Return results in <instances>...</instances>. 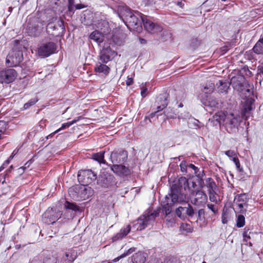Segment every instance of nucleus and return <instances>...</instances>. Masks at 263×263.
I'll list each match as a JSON object with an SVG mask.
<instances>
[{
	"label": "nucleus",
	"instance_id": "nucleus-1",
	"mask_svg": "<svg viewBox=\"0 0 263 263\" xmlns=\"http://www.w3.org/2000/svg\"><path fill=\"white\" fill-rule=\"evenodd\" d=\"M188 187V179L185 177H180L177 183L172 185L170 193L165 196L162 203L163 212L166 215L171 213L173 206L187 201Z\"/></svg>",
	"mask_w": 263,
	"mask_h": 263
},
{
	"label": "nucleus",
	"instance_id": "nucleus-2",
	"mask_svg": "<svg viewBox=\"0 0 263 263\" xmlns=\"http://www.w3.org/2000/svg\"><path fill=\"white\" fill-rule=\"evenodd\" d=\"M117 14L130 30L140 32L142 30V23L145 16L137 11H132L127 6H119Z\"/></svg>",
	"mask_w": 263,
	"mask_h": 263
},
{
	"label": "nucleus",
	"instance_id": "nucleus-3",
	"mask_svg": "<svg viewBox=\"0 0 263 263\" xmlns=\"http://www.w3.org/2000/svg\"><path fill=\"white\" fill-rule=\"evenodd\" d=\"M213 119L219 124L223 123L229 133L235 130L239 125V117L233 113L226 114L223 111H218L213 116Z\"/></svg>",
	"mask_w": 263,
	"mask_h": 263
},
{
	"label": "nucleus",
	"instance_id": "nucleus-4",
	"mask_svg": "<svg viewBox=\"0 0 263 263\" xmlns=\"http://www.w3.org/2000/svg\"><path fill=\"white\" fill-rule=\"evenodd\" d=\"M189 187L187 188L189 197L193 204L197 205L205 202L207 200L206 194L199 189L194 179H188Z\"/></svg>",
	"mask_w": 263,
	"mask_h": 263
},
{
	"label": "nucleus",
	"instance_id": "nucleus-5",
	"mask_svg": "<svg viewBox=\"0 0 263 263\" xmlns=\"http://www.w3.org/2000/svg\"><path fill=\"white\" fill-rule=\"evenodd\" d=\"M158 215V212L156 211H152L149 209L148 210L138 219L137 223L134 226V228L138 231L144 230L154 222L156 217Z\"/></svg>",
	"mask_w": 263,
	"mask_h": 263
},
{
	"label": "nucleus",
	"instance_id": "nucleus-6",
	"mask_svg": "<svg viewBox=\"0 0 263 263\" xmlns=\"http://www.w3.org/2000/svg\"><path fill=\"white\" fill-rule=\"evenodd\" d=\"M23 47H15L9 53L6 58V63L9 66H16L23 60Z\"/></svg>",
	"mask_w": 263,
	"mask_h": 263
},
{
	"label": "nucleus",
	"instance_id": "nucleus-7",
	"mask_svg": "<svg viewBox=\"0 0 263 263\" xmlns=\"http://www.w3.org/2000/svg\"><path fill=\"white\" fill-rule=\"evenodd\" d=\"M83 16L84 20V23L86 25H93L98 29L103 30V32H105V29L103 27L108 28V23L104 20H101L100 22L96 23L93 20L94 14L90 10H86L83 12Z\"/></svg>",
	"mask_w": 263,
	"mask_h": 263
},
{
	"label": "nucleus",
	"instance_id": "nucleus-8",
	"mask_svg": "<svg viewBox=\"0 0 263 263\" xmlns=\"http://www.w3.org/2000/svg\"><path fill=\"white\" fill-rule=\"evenodd\" d=\"M61 211L56 208H49L42 215L43 222L47 224H53L61 216Z\"/></svg>",
	"mask_w": 263,
	"mask_h": 263
},
{
	"label": "nucleus",
	"instance_id": "nucleus-9",
	"mask_svg": "<svg viewBox=\"0 0 263 263\" xmlns=\"http://www.w3.org/2000/svg\"><path fill=\"white\" fill-rule=\"evenodd\" d=\"M97 174L90 170H81L78 172V180L83 185H87L95 181Z\"/></svg>",
	"mask_w": 263,
	"mask_h": 263
},
{
	"label": "nucleus",
	"instance_id": "nucleus-10",
	"mask_svg": "<svg viewBox=\"0 0 263 263\" xmlns=\"http://www.w3.org/2000/svg\"><path fill=\"white\" fill-rule=\"evenodd\" d=\"M56 50V44L52 42H49L41 44L38 48L37 53L39 57L44 58L54 53Z\"/></svg>",
	"mask_w": 263,
	"mask_h": 263
},
{
	"label": "nucleus",
	"instance_id": "nucleus-11",
	"mask_svg": "<svg viewBox=\"0 0 263 263\" xmlns=\"http://www.w3.org/2000/svg\"><path fill=\"white\" fill-rule=\"evenodd\" d=\"M17 72L14 69L8 68L0 71V83L9 84L14 81Z\"/></svg>",
	"mask_w": 263,
	"mask_h": 263
},
{
	"label": "nucleus",
	"instance_id": "nucleus-12",
	"mask_svg": "<svg viewBox=\"0 0 263 263\" xmlns=\"http://www.w3.org/2000/svg\"><path fill=\"white\" fill-rule=\"evenodd\" d=\"M127 151L120 149L111 152L110 159L112 163H123L127 160Z\"/></svg>",
	"mask_w": 263,
	"mask_h": 263
},
{
	"label": "nucleus",
	"instance_id": "nucleus-13",
	"mask_svg": "<svg viewBox=\"0 0 263 263\" xmlns=\"http://www.w3.org/2000/svg\"><path fill=\"white\" fill-rule=\"evenodd\" d=\"M231 83L234 89L239 93H242L246 87H250L243 77H233L231 80Z\"/></svg>",
	"mask_w": 263,
	"mask_h": 263
},
{
	"label": "nucleus",
	"instance_id": "nucleus-14",
	"mask_svg": "<svg viewBox=\"0 0 263 263\" xmlns=\"http://www.w3.org/2000/svg\"><path fill=\"white\" fill-rule=\"evenodd\" d=\"M117 53L112 50L110 47H104L100 53V60L104 63H107L115 57Z\"/></svg>",
	"mask_w": 263,
	"mask_h": 263
},
{
	"label": "nucleus",
	"instance_id": "nucleus-15",
	"mask_svg": "<svg viewBox=\"0 0 263 263\" xmlns=\"http://www.w3.org/2000/svg\"><path fill=\"white\" fill-rule=\"evenodd\" d=\"M142 24H143L144 28L151 33H157L162 31V27L148 20L146 16L143 20Z\"/></svg>",
	"mask_w": 263,
	"mask_h": 263
},
{
	"label": "nucleus",
	"instance_id": "nucleus-16",
	"mask_svg": "<svg viewBox=\"0 0 263 263\" xmlns=\"http://www.w3.org/2000/svg\"><path fill=\"white\" fill-rule=\"evenodd\" d=\"M47 29L48 30V31H50L49 30L52 31L60 30L64 31L65 30L64 22L57 17H52L47 25Z\"/></svg>",
	"mask_w": 263,
	"mask_h": 263
},
{
	"label": "nucleus",
	"instance_id": "nucleus-17",
	"mask_svg": "<svg viewBox=\"0 0 263 263\" xmlns=\"http://www.w3.org/2000/svg\"><path fill=\"white\" fill-rule=\"evenodd\" d=\"M255 100L252 98H248L246 99L241 110V115L242 118L247 119L249 117L251 111L253 109L252 106Z\"/></svg>",
	"mask_w": 263,
	"mask_h": 263
},
{
	"label": "nucleus",
	"instance_id": "nucleus-18",
	"mask_svg": "<svg viewBox=\"0 0 263 263\" xmlns=\"http://www.w3.org/2000/svg\"><path fill=\"white\" fill-rule=\"evenodd\" d=\"M111 170L114 173L120 176H126L130 173L129 168L121 164L113 163L111 166Z\"/></svg>",
	"mask_w": 263,
	"mask_h": 263
},
{
	"label": "nucleus",
	"instance_id": "nucleus-19",
	"mask_svg": "<svg viewBox=\"0 0 263 263\" xmlns=\"http://www.w3.org/2000/svg\"><path fill=\"white\" fill-rule=\"evenodd\" d=\"M77 257V253L74 250H68L65 252L61 260V263H72Z\"/></svg>",
	"mask_w": 263,
	"mask_h": 263
},
{
	"label": "nucleus",
	"instance_id": "nucleus-20",
	"mask_svg": "<svg viewBox=\"0 0 263 263\" xmlns=\"http://www.w3.org/2000/svg\"><path fill=\"white\" fill-rule=\"evenodd\" d=\"M131 227L130 225H127L121 229L120 231L115 234L112 237L113 241H116L121 240L124 238L130 232Z\"/></svg>",
	"mask_w": 263,
	"mask_h": 263
},
{
	"label": "nucleus",
	"instance_id": "nucleus-21",
	"mask_svg": "<svg viewBox=\"0 0 263 263\" xmlns=\"http://www.w3.org/2000/svg\"><path fill=\"white\" fill-rule=\"evenodd\" d=\"M85 185H80L79 201L84 200L89 198L92 194L90 187H87Z\"/></svg>",
	"mask_w": 263,
	"mask_h": 263
},
{
	"label": "nucleus",
	"instance_id": "nucleus-22",
	"mask_svg": "<svg viewBox=\"0 0 263 263\" xmlns=\"http://www.w3.org/2000/svg\"><path fill=\"white\" fill-rule=\"evenodd\" d=\"M102 62H98L96 63L95 71L98 73H102L104 75H107L110 71V68Z\"/></svg>",
	"mask_w": 263,
	"mask_h": 263
},
{
	"label": "nucleus",
	"instance_id": "nucleus-23",
	"mask_svg": "<svg viewBox=\"0 0 263 263\" xmlns=\"http://www.w3.org/2000/svg\"><path fill=\"white\" fill-rule=\"evenodd\" d=\"M146 260V254L143 252L139 251L134 254L132 257L133 263H144Z\"/></svg>",
	"mask_w": 263,
	"mask_h": 263
},
{
	"label": "nucleus",
	"instance_id": "nucleus-24",
	"mask_svg": "<svg viewBox=\"0 0 263 263\" xmlns=\"http://www.w3.org/2000/svg\"><path fill=\"white\" fill-rule=\"evenodd\" d=\"M230 84L226 80H219L218 83L216 84V85H217L218 92L220 93H227L230 87Z\"/></svg>",
	"mask_w": 263,
	"mask_h": 263
},
{
	"label": "nucleus",
	"instance_id": "nucleus-25",
	"mask_svg": "<svg viewBox=\"0 0 263 263\" xmlns=\"http://www.w3.org/2000/svg\"><path fill=\"white\" fill-rule=\"evenodd\" d=\"M252 50L256 54H263V35L255 44Z\"/></svg>",
	"mask_w": 263,
	"mask_h": 263
},
{
	"label": "nucleus",
	"instance_id": "nucleus-26",
	"mask_svg": "<svg viewBox=\"0 0 263 263\" xmlns=\"http://www.w3.org/2000/svg\"><path fill=\"white\" fill-rule=\"evenodd\" d=\"M91 40H92L98 43H102L104 41V35L102 32L98 30L93 31L89 36Z\"/></svg>",
	"mask_w": 263,
	"mask_h": 263
},
{
	"label": "nucleus",
	"instance_id": "nucleus-27",
	"mask_svg": "<svg viewBox=\"0 0 263 263\" xmlns=\"http://www.w3.org/2000/svg\"><path fill=\"white\" fill-rule=\"evenodd\" d=\"M80 193V185L73 186L68 190V194L70 197L76 201H79Z\"/></svg>",
	"mask_w": 263,
	"mask_h": 263
},
{
	"label": "nucleus",
	"instance_id": "nucleus-28",
	"mask_svg": "<svg viewBox=\"0 0 263 263\" xmlns=\"http://www.w3.org/2000/svg\"><path fill=\"white\" fill-rule=\"evenodd\" d=\"M44 258L42 260L43 263H56L57 261V256L56 254H53L49 252L44 253Z\"/></svg>",
	"mask_w": 263,
	"mask_h": 263
},
{
	"label": "nucleus",
	"instance_id": "nucleus-29",
	"mask_svg": "<svg viewBox=\"0 0 263 263\" xmlns=\"http://www.w3.org/2000/svg\"><path fill=\"white\" fill-rule=\"evenodd\" d=\"M208 105L213 109H218L222 106V103L215 98H210L208 101Z\"/></svg>",
	"mask_w": 263,
	"mask_h": 263
},
{
	"label": "nucleus",
	"instance_id": "nucleus-30",
	"mask_svg": "<svg viewBox=\"0 0 263 263\" xmlns=\"http://www.w3.org/2000/svg\"><path fill=\"white\" fill-rule=\"evenodd\" d=\"M201 90L205 93H212L215 88L214 83L212 81H208L202 86Z\"/></svg>",
	"mask_w": 263,
	"mask_h": 263
},
{
	"label": "nucleus",
	"instance_id": "nucleus-31",
	"mask_svg": "<svg viewBox=\"0 0 263 263\" xmlns=\"http://www.w3.org/2000/svg\"><path fill=\"white\" fill-rule=\"evenodd\" d=\"M92 159L98 162L100 164L105 163V160H104V152H100L96 154H93L92 156Z\"/></svg>",
	"mask_w": 263,
	"mask_h": 263
},
{
	"label": "nucleus",
	"instance_id": "nucleus-32",
	"mask_svg": "<svg viewBox=\"0 0 263 263\" xmlns=\"http://www.w3.org/2000/svg\"><path fill=\"white\" fill-rule=\"evenodd\" d=\"M77 121H78V120H73L71 122H68L64 123L62 124V126L60 128H59L55 132L51 133L50 135H49V136L51 137V136H53L54 134H55L56 133H58V132H59L60 130L69 127V126H70L71 125H72V124L75 123Z\"/></svg>",
	"mask_w": 263,
	"mask_h": 263
},
{
	"label": "nucleus",
	"instance_id": "nucleus-33",
	"mask_svg": "<svg viewBox=\"0 0 263 263\" xmlns=\"http://www.w3.org/2000/svg\"><path fill=\"white\" fill-rule=\"evenodd\" d=\"M236 226L237 228H240L245 225V217L243 215L240 214L236 216Z\"/></svg>",
	"mask_w": 263,
	"mask_h": 263
},
{
	"label": "nucleus",
	"instance_id": "nucleus-34",
	"mask_svg": "<svg viewBox=\"0 0 263 263\" xmlns=\"http://www.w3.org/2000/svg\"><path fill=\"white\" fill-rule=\"evenodd\" d=\"M206 184H207L206 186L208 189V192H210V191L213 192V191L216 190V189L217 188V186L213 179H212L211 178H208L206 179Z\"/></svg>",
	"mask_w": 263,
	"mask_h": 263
},
{
	"label": "nucleus",
	"instance_id": "nucleus-35",
	"mask_svg": "<svg viewBox=\"0 0 263 263\" xmlns=\"http://www.w3.org/2000/svg\"><path fill=\"white\" fill-rule=\"evenodd\" d=\"M209 195L210 200L212 202H215L216 203H218V201H220V199L219 198L218 195L216 193V190L208 192Z\"/></svg>",
	"mask_w": 263,
	"mask_h": 263
},
{
	"label": "nucleus",
	"instance_id": "nucleus-36",
	"mask_svg": "<svg viewBox=\"0 0 263 263\" xmlns=\"http://www.w3.org/2000/svg\"><path fill=\"white\" fill-rule=\"evenodd\" d=\"M248 200V196L245 194L239 195L235 199V202H241L243 204H247Z\"/></svg>",
	"mask_w": 263,
	"mask_h": 263
},
{
	"label": "nucleus",
	"instance_id": "nucleus-37",
	"mask_svg": "<svg viewBox=\"0 0 263 263\" xmlns=\"http://www.w3.org/2000/svg\"><path fill=\"white\" fill-rule=\"evenodd\" d=\"M167 96L166 94L161 95L160 96V99H163V101L161 105L157 107V111L156 112H159V111L163 110V109L166 107L167 105Z\"/></svg>",
	"mask_w": 263,
	"mask_h": 263
},
{
	"label": "nucleus",
	"instance_id": "nucleus-38",
	"mask_svg": "<svg viewBox=\"0 0 263 263\" xmlns=\"http://www.w3.org/2000/svg\"><path fill=\"white\" fill-rule=\"evenodd\" d=\"M27 33L30 36H35L39 33L38 28L36 27L27 26Z\"/></svg>",
	"mask_w": 263,
	"mask_h": 263
},
{
	"label": "nucleus",
	"instance_id": "nucleus-39",
	"mask_svg": "<svg viewBox=\"0 0 263 263\" xmlns=\"http://www.w3.org/2000/svg\"><path fill=\"white\" fill-rule=\"evenodd\" d=\"M187 206H179L178 207L176 211V213L177 215L180 218H184L185 216V212Z\"/></svg>",
	"mask_w": 263,
	"mask_h": 263
},
{
	"label": "nucleus",
	"instance_id": "nucleus-40",
	"mask_svg": "<svg viewBox=\"0 0 263 263\" xmlns=\"http://www.w3.org/2000/svg\"><path fill=\"white\" fill-rule=\"evenodd\" d=\"M65 207L67 210H71L73 211L76 212L79 211V207L73 203L66 201L65 204Z\"/></svg>",
	"mask_w": 263,
	"mask_h": 263
},
{
	"label": "nucleus",
	"instance_id": "nucleus-41",
	"mask_svg": "<svg viewBox=\"0 0 263 263\" xmlns=\"http://www.w3.org/2000/svg\"><path fill=\"white\" fill-rule=\"evenodd\" d=\"M234 205L238 208L240 212L242 213L246 211L248 206V204H243V203L235 201H234Z\"/></svg>",
	"mask_w": 263,
	"mask_h": 263
},
{
	"label": "nucleus",
	"instance_id": "nucleus-42",
	"mask_svg": "<svg viewBox=\"0 0 263 263\" xmlns=\"http://www.w3.org/2000/svg\"><path fill=\"white\" fill-rule=\"evenodd\" d=\"M190 124H193V127L196 129L200 128L203 125L198 120L195 118L191 119Z\"/></svg>",
	"mask_w": 263,
	"mask_h": 263
},
{
	"label": "nucleus",
	"instance_id": "nucleus-43",
	"mask_svg": "<svg viewBox=\"0 0 263 263\" xmlns=\"http://www.w3.org/2000/svg\"><path fill=\"white\" fill-rule=\"evenodd\" d=\"M184 203L185 205H187L186 209H185V210H186L185 215L192 217L194 214V211L193 207L188 203L187 201H186V202H184Z\"/></svg>",
	"mask_w": 263,
	"mask_h": 263
},
{
	"label": "nucleus",
	"instance_id": "nucleus-44",
	"mask_svg": "<svg viewBox=\"0 0 263 263\" xmlns=\"http://www.w3.org/2000/svg\"><path fill=\"white\" fill-rule=\"evenodd\" d=\"M8 127V122L0 120V139L2 138L1 135L3 134Z\"/></svg>",
	"mask_w": 263,
	"mask_h": 263
},
{
	"label": "nucleus",
	"instance_id": "nucleus-45",
	"mask_svg": "<svg viewBox=\"0 0 263 263\" xmlns=\"http://www.w3.org/2000/svg\"><path fill=\"white\" fill-rule=\"evenodd\" d=\"M251 232L250 231V229L248 227H246L243 229V232L242 233L243 240L247 242L248 240L250 238V234Z\"/></svg>",
	"mask_w": 263,
	"mask_h": 263
},
{
	"label": "nucleus",
	"instance_id": "nucleus-46",
	"mask_svg": "<svg viewBox=\"0 0 263 263\" xmlns=\"http://www.w3.org/2000/svg\"><path fill=\"white\" fill-rule=\"evenodd\" d=\"M38 100L34 98L30 99L28 102L26 103L24 105V108L25 109H28L31 106L34 105L37 102Z\"/></svg>",
	"mask_w": 263,
	"mask_h": 263
},
{
	"label": "nucleus",
	"instance_id": "nucleus-47",
	"mask_svg": "<svg viewBox=\"0 0 263 263\" xmlns=\"http://www.w3.org/2000/svg\"><path fill=\"white\" fill-rule=\"evenodd\" d=\"M224 154L231 160H233V159H234V158H235L237 157V154L233 150H228V151H227L224 152Z\"/></svg>",
	"mask_w": 263,
	"mask_h": 263
},
{
	"label": "nucleus",
	"instance_id": "nucleus-48",
	"mask_svg": "<svg viewBox=\"0 0 263 263\" xmlns=\"http://www.w3.org/2000/svg\"><path fill=\"white\" fill-rule=\"evenodd\" d=\"M229 218V214L227 211L222 212L221 215V222L223 224H227L228 222V219Z\"/></svg>",
	"mask_w": 263,
	"mask_h": 263
},
{
	"label": "nucleus",
	"instance_id": "nucleus-49",
	"mask_svg": "<svg viewBox=\"0 0 263 263\" xmlns=\"http://www.w3.org/2000/svg\"><path fill=\"white\" fill-rule=\"evenodd\" d=\"M146 83L144 84L142 83L141 86V95L142 98H145L147 96V88L146 87Z\"/></svg>",
	"mask_w": 263,
	"mask_h": 263
},
{
	"label": "nucleus",
	"instance_id": "nucleus-50",
	"mask_svg": "<svg viewBox=\"0 0 263 263\" xmlns=\"http://www.w3.org/2000/svg\"><path fill=\"white\" fill-rule=\"evenodd\" d=\"M232 161H233V162L235 164L236 168L238 170V171L239 172H242L243 169L240 166V162H239V160L238 158H237V157L236 158H234V159H233Z\"/></svg>",
	"mask_w": 263,
	"mask_h": 263
},
{
	"label": "nucleus",
	"instance_id": "nucleus-51",
	"mask_svg": "<svg viewBox=\"0 0 263 263\" xmlns=\"http://www.w3.org/2000/svg\"><path fill=\"white\" fill-rule=\"evenodd\" d=\"M187 165H188V164H187L186 162L185 161H182L180 163V170H181L182 172L184 173V172H186V169L187 168Z\"/></svg>",
	"mask_w": 263,
	"mask_h": 263
},
{
	"label": "nucleus",
	"instance_id": "nucleus-52",
	"mask_svg": "<svg viewBox=\"0 0 263 263\" xmlns=\"http://www.w3.org/2000/svg\"><path fill=\"white\" fill-rule=\"evenodd\" d=\"M73 7H74V0H68V11L70 12H72L73 11Z\"/></svg>",
	"mask_w": 263,
	"mask_h": 263
},
{
	"label": "nucleus",
	"instance_id": "nucleus-53",
	"mask_svg": "<svg viewBox=\"0 0 263 263\" xmlns=\"http://www.w3.org/2000/svg\"><path fill=\"white\" fill-rule=\"evenodd\" d=\"M29 263H43V261L39 256H36L31 259Z\"/></svg>",
	"mask_w": 263,
	"mask_h": 263
},
{
	"label": "nucleus",
	"instance_id": "nucleus-54",
	"mask_svg": "<svg viewBox=\"0 0 263 263\" xmlns=\"http://www.w3.org/2000/svg\"><path fill=\"white\" fill-rule=\"evenodd\" d=\"M181 228L185 230L186 232L189 233L192 232V228L190 226H189L187 224H182L181 226Z\"/></svg>",
	"mask_w": 263,
	"mask_h": 263
},
{
	"label": "nucleus",
	"instance_id": "nucleus-55",
	"mask_svg": "<svg viewBox=\"0 0 263 263\" xmlns=\"http://www.w3.org/2000/svg\"><path fill=\"white\" fill-rule=\"evenodd\" d=\"M207 206H208V209H210V210H211V211L214 214L217 213V209H216V208H215V205L214 204H207Z\"/></svg>",
	"mask_w": 263,
	"mask_h": 263
},
{
	"label": "nucleus",
	"instance_id": "nucleus-56",
	"mask_svg": "<svg viewBox=\"0 0 263 263\" xmlns=\"http://www.w3.org/2000/svg\"><path fill=\"white\" fill-rule=\"evenodd\" d=\"M135 251V248H131L129 249L128 250L125 251L124 253H123V256L124 257H126L130 254H132L133 252H134Z\"/></svg>",
	"mask_w": 263,
	"mask_h": 263
},
{
	"label": "nucleus",
	"instance_id": "nucleus-57",
	"mask_svg": "<svg viewBox=\"0 0 263 263\" xmlns=\"http://www.w3.org/2000/svg\"><path fill=\"white\" fill-rule=\"evenodd\" d=\"M187 168L193 169L195 171V174H196L197 173V171L199 170L197 167L191 163L188 164Z\"/></svg>",
	"mask_w": 263,
	"mask_h": 263
},
{
	"label": "nucleus",
	"instance_id": "nucleus-58",
	"mask_svg": "<svg viewBox=\"0 0 263 263\" xmlns=\"http://www.w3.org/2000/svg\"><path fill=\"white\" fill-rule=\"evenodd\" d=\"M243 93L245 95V97H247V96H249L251 94V89H250V87H246V88L241 93L242 94Z\"/></svg>",
	"mask_w": 263,
	"mask_h": 263
},
{
	"label": "nucleus",
	"instance_id": "nucleus-59",
	"mask_svg": "<svg viewBox=\"0 0 263 263\" xmlns=\"http://www.w3.org/2000/svg\"><path fill=\"white\" fill-rule=\"evenodd\" d=\"M133 79L130 78L129 76L127 77V80L126 81V84L127 86H130L133 84Z\"/></svg>",
	"mask_w": 263,
	"mask_h": 263
},
{
	"label": "nucleus",
	"instance_id": "nucleus-60",
	"mask_svg": "<svg viewBox=\"0 0 263 263\" xmlns=\"http://www.w3.org/2000/svg\"><path fill=\"white\" fill-rule=\"evenodd\" d=\"M257 74L258 75H263V65H260L257 68Z\"/></svg>",
	"mask_w": 263,
	"mask_h": 263
},
{
	"label": "nucleus",
	"instance_id": "nucleus-61",
	"mask_svg": "<svg viewBox=\"0 0 263 263\" xmlns=\"http://www.w3.org/2000/svg\"><path fill=\"white\" fill-rule=\"evenodd\" d=\"M32 162L33 161L32 160H29L24 164V165L23 167L24 168V169L26 170L30 166V165L32 163Z\"/></svg>",
	"mask_w": 263,
	"mask_h": 263
},
{
	"label": "nucleus",
	"instance_id": "nucleus-62",
	"mask_svg": "<svg viewBox=\"0 0 263 263\" xmlns=\"http://www.w3.org/2000/svg\"><path fill=\"white\" fill-rule=\"evenodd\" d=\"M10 162L9 160H7L5 161V162L3 163V164L0 167V172H2L5 167V165H8Z\"/></svg>",
	"mask_w": 263,
	"mask_h": 263
},
{
	"label": "nucleus",
	"instance_id": "nucleus-63",
	"mask_svg": "<svg viewBox=\"0 0 263 263\" xmlns=\"http://www.w3.org/2000/svg\"><path fill=\"white\" fill-rule=\"evenodd\" d=\"M10 162L9 160H7L5 161V162L3 163V164L0 167V172H2L5 167V165H8Z\"/></svg>",
	"mask_w": 263,
	"mask_h": 263
},
{
	"label": "nucleus",
	"instance_id": "nucleus-64",
	"mask_svg": "<svg viewBox=\"0 0 263 263\" xmlns=\"http://www.w3.org/2000/svg\"><path fill=\"white\" fill-rule=\"evenodd\" d=\"M164 113L167 118H174L175 117V114L174 113L168 114L166 111H164Z\"/></svg>",
	"mask_w": 263,
	"mask_h": 263
}]
</instances>
